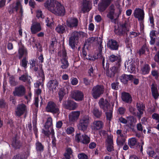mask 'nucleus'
Here are the masks:
<instances>
[{"mask_svg":"<svg viewBox=\"0 0 159 159\" xmlns=\"http://www.w3.org/2000/svg\"><path fill=\"white\" fill-rule=\"evenodd\" d=\"M109 12L107 15V17L111 20L116 17L117 19L121 14L122 9L119 1H116L114 4H111L108 8Z\"/></svg>","mask_w":159,"mask_h":159,"instance_id":"obj_1","label":"nucleus"},{"mask_svg":"<svg viewBox=\"0 0 159 159\" xmlns=\"http://www.w3.org/2000/svg\"><path fill=\"white\" fill-rule=\"evenodd\" d=\"M50 12L60 16H64L65 12L64 7L59 2L54 0H50Z\"/></svg>","mask_w":159,"mask_h":159,"instance_id":"obj_2","label":"nucleus"},{"mask_svg":"<svg viewBox=\"0 0 159 159\" xmlns=\"http://www.w3.org/2000/svg\"><path fill=\"white\" fill-rule=\"evenodd\" d=\"M98 104L100 108L102 109L105 112L106 118L109 122L112 117V109L108 102L106 100L101 98L99 101Z\"/></svg>","mask_w":159,"mask_h":159,"instance_id":"obj_3","label":"nucleus"},{"mask_svg":"<svg viewBox=\"0 0 159 159\" xmlns=\"http://www.w3.org/2000/svg\"><path fill=\"white\" fill-rule=\"evenodd\" d=\"M85 35V33L81 31H74L72 33L71 36L69 38V44L72 48L75 47V44L79 38L84 37Z\"/></svg>","mask_w":159,"mask_h":159,"instance_id":"obj_4","label":"nucleus"},{"mask_svg":"<svg viewBox=\"0 0 159 159\" xmlns=\"http://www.w3.org/2000/svg\"><path fill=\"white\" fill-rule=\"evenodd\" d=\"M89 123V117L88 116H85L81 118L78 125L79 129L83 131H85L88 126Z\"/></svg>","mask_w":159,"mask_h":159,"instance_id":"obj_5","label":"nucleus"},{"mask_svg":"<svg viewBox=\"0 0 159 159\" xmlns=\"http://www.w3.org/2000/svg\"><path fill=\"white\" fill-rule=\"evenodd\" d=\"M104 93L103 86L101 85H97L94 86L92 90L91 94L93 97L97 99Z\"/></svg>","mask_w":159,"mask_h":159,"instance_id":"obj_6","label":"nucleus"},{"mask_svg":"<svg viewBox=\"0 0 159 159\" xmlns=\"http://www.w3.org/2000/svg\"><path fill=\"white\" fill-rule=\"evenodd\" d=\"M129 30V26L126 23L120 25L117 30H114L115 33L120 36H122L125 33L127 34Z\"/></svg>","mask_w":159,"mask_h":159,"instance_id":"obj_7","label":"nucleus"},{"mask_svg":"<svg viewBox=\"0 0 159 159\" xmlns=\"http://www.w3.org/2000/svg\"><path fill=\"white\" fill-rule=\"evenodd\" d=\"M25 92L26 89L25 87L23 85H20L15 88L14 90L13 91L12 94L14 96L21 97L25 95Z\"/></svg>","mask_w":159,"mask_h":159,"instance_id":"obj_8","label":"nucleus"},{"mask_svg":"<svg viewBox=\"0 0 159 159\" xmlns=\"http://www.w3.org/2000/svg\"><path fill=\"white\" fill-rule=\"evenodd\" d=\"M27 49L21 43L18 50V57L19 60L24 57H28Z\"/></svg>","mask_w":159,"mask_h":159,"instance_id":"obj_9","label":"nucleus"},{"mask_svg":"<svg viewBox=\"0 0 159 159\" xmlns=\"http://www.w3.org/2000/svg\"><path fill=\"white\" fill-rule=\"evenodd\" d=\"M113 0H101L98 4V10L100 12L104 11Z\"/></svg>","mask_w":159,"mask_h":159,"instance_id":"obj_10","label":"nucleus"},{"mask_svg":"<svg viewBox=\"0 0 159 159\" xmlns=\"http://www.w3.org/2000/svg\"><path fill=\"white\" fill-rule=\"evenodd\" d=\"M63 105L65 108L70 110H75L78 107V105L76 102L71 100L64 102Z\"/></svg>","mask_w":159,"mask_h":159,"instance_id":"obj_11","label":"nucleus"},{"mask_svg":"<svg viewBox=\"0 0 159 159\" xmlns=\"http://www.w3.org/2000/svg\"><path fill=\"white\" fill-rule=\"evenodd\" d=\"M26 109V106L25 104L21 103L18 104L15 111L16 116L18 117L21 116L25 113Z\"/></svg>","mask_w":159,"mask_h":159,"instance_id":"obj_12","label":"nucleus"},{"mask_svg":"<svg viewBox=\"0 0 159 159\" xmlns=\"http://www.w3.org/2000/svg\"><path fill=\"white\" fill-rule=\"evenodd\" d=\"M75 140L78 142L80 141L84 144H87L90 142V138L85 134L81 135L80 133L77 134L75 136Z\"/></svg>","mask_w":159,"mask_h":159,"instance_id":"obj_13","label":"nucleus"},{"mask_svg":"<svg viewBox=\"0 0 159 159\" xmlns=\"http://www.w3.org/2000/svg\"><path fill=\"white\" fill-rule=\"evenodd\" d=\"M50 117L48 118L47 121L45 123L44 128L42 129V133L44 135L45 137L50 138Z\"/></svg>","mask_w":159,"mask_h":159,"instance_id":"obj_14","label":"nucleus"},{"mask_svg":"<svg viewBox=\"0 0 159 159\" xmlns=\"http://www.w3.org/2000/svg\"><path fill=\"white\" fill-rule=\"evenodd\" d=\"M134 15V17L138 18L139 21H142L144 19V13L143 9L139 8L135 9Z\"/></svg>","mask_w":159,"mask_h":159,"instance_id":"obj_15","label":"nucleus"},{"mask_svg":"<svg viewBox=\"0 0 159 159\" xmlns=\"http://www.w3.org/2000/svg\"><path fill=\"white\" fill-rule=\"evenodd\" d=\"M81 8V11L83 13L88 12L91 9V2L87 0H83Z\"/></svg>","mask_w":159,"mask_h":159,"instance_id":"obj_16","label":"nucleus"},{"mask_svg":"<svg viewBox=\"0 0 159 159\" xmlns=\"http://www.w3.org/2000/svg\"><path fill=\"white\" fill-rule=\"evenodd\" d=\"M72 95V98L76 101H81L84 99V95L83 93L79 90L73 92Z\"/></svg>","mask_w":159,"mask_h":159,"instance_id":"obj_17","label":"nucleus"},{"mask_svg":"<svg viewBox=\"0 0 159 159\" xmlns=\"http://www.w3.org/2000/svg\"><path fill=\"white\" fill-rule=\"evenodd\" d=\"M104 123L100 120H95L93 121L92 125V129L95 131L101 129L103 127Z\"/></svg>","mask_w":159,"mask_h":159,"instance_id":"obj_18","label":"nucleus"},{"mask_svg":"<svg viewBox=\"0 0 159 159\" xmlns=\"http://www.w3.org/2000/svg\"><path fill=\"white\" fill-rule=\"evenodd\" d=\"M145 107L144 105L142 103H137L136 104V107L138 111L136 116L139 120H140L143 116Z\"/></svg>","mask_w":159,"mask_h":159,"instance_id":"obj_19","label":"nucleus"},{"mask_svg":"<svg viewBox=\"0 0 159 159\" xmlns=\"http://www.w3.org/2000/svg\"><path fill=\"white\" fill-rule=\"evenodd\" d=\"M78 23V20L76 18H71L68 19L66 21V25L70 28H77Z\"/></svg>","mask_w":159,"mask_h":159,"instance_id":"obj_20","label":"nucleus"},{"mask_svg":"<svg viewBox=\"0 0 159 159\" xmlns=\"http://www.w3.org/2000/svg\"><path fill=\"white\" fill-rule=\"evenodd\" d=\"M107 45L108 48L112 50H117L119 47L118 42L113 39L109 40L107 43Z\"/></svg>","mask_w":159,"mask_h":159,"instance_id":"obj_21","label":"nucleus"},{"mask_svg":"<svg viewBox=\"0 0 159 159\" xmlns=\"http://www.w3.org/2000/svg\"><path fill=\"white\" fill-rule=\"evenodd\" d=\"M31 31L32 34H34L41 30V27L39 23L36 22L31 25Z\"/></svg>","mask_w":159,"mask_h":159,"instance_id":"obj_22","label":"nucleus"},{"mask_svg":"<svg viewBox=\"0 0 159 159\" xmlns=\"http://www.w3.org/2000/svg\"><path fill=\"white\" fill-rule=\"evenodd\" d=\"M80 114V111H72L69 115L70 121L75 122L76 121Z\"/></svg>","mask_w":159,"mask_h":159,"instance_id":"obj_23","label":"nucleus"},{"mask_svg":"<svg viewBox=\"0 0 159 159\" xmlns=\"http://www.w3.org/2000/svg\"><path fill=\"white\" fill-rule=\"evenodd\" d=\"M11 145L15 149H19L21 146L20 141L18 140L17 134H16L12 139Z\"/></svg>","mask_w":159,"mask_h":159,"instance_id":"obj_24","label":"nucleus"},{"mask_svg":"<svg viewBox=\"0 0 159 159\" xmlns=\"http://www.w3.org/2000/svg\"><path fill=\"white\" fill-rule=\"evenodd\" d=\"M118 68L117 67L115 66H112L107 71V75L111 78L115 76V74L118 72Z\"/></svg>","mask_w":159,"mask_h":159,"instance_id":"obj_25","label":"nucleus"},{"mask_svg":"<svg viewBox=\"0 0 159 159\" xmlns=\"http://www.w3.org/2000/svg\"><path fill=\"white\" fill-rule=\"evenodd\" d=\"M121 98L124 102L127 103H131L132 101L131 95L125 92L122 93Z\"/></svg>","mask_w":159,"mask_h":159,"instance_id":"obj_26","label":"nucleus"},{"mask_svg":"<svg viewBox=\"0 0 159 159\" xmlns=\"http://www.w3.org/2000/svg\"><path fill=\"white\" fill-rule=\"evenodd\" d=\"M133 78V75H128L123 74L120 77V79L121 81L124 84L127 83L128 80H130Z\"/></svg>","mask_w":159,"mask_h":159,"instance_id":"obj_27","label":"nucleus"},{"mask_svg":"<svg viewBox=\"0 0 159 159\" xmlns=\"http://www.w3.org/2000/svg\"><path fill=\"white\" fill-rule=\"evenodd\" d=\"M109 59L111 62L116 61L119 64L121 61V57L119 55L116 56L113 54L109 56Z\"/></svg>","mask_w":159,"mask_h":159,"instance_id":"obj_28","label":"nucleus"},{"mask_svg":"<svg viewBox=\"0 0 159 159\" xmlns=\"http://www.w3.org/2000/svg\"><path fill=\"white\" fill-rule=\"evenodd\" d=\"M59 109L53 102H50V112L53 114L58 113Z\"/></svg>","mask_w":159,"mask_h":159,"instance_id":"obj_29","label":"nucleus"},{"mask_svg":"<svg viewBox=\"0 0 159 159\" xmlns=\"http://www.w3.org/2000/svg\"><path fill=\"white\" fill-rule=\"evenodd\" d=\"M20 65L25 70L28 67V57H24L20 60Z\"/></svg>","mask_w":159,"mask_h":159,"instance_id":"obj_30","label":"nucleus"},{"mask_svg":"<svg viewBox=\"0 0 159 159\" xmlns=\"http://www.w3.org/2000/svg\"><path fill=\"white\" fill-rule=\"evenodd\" d=\"M150 68L148 64H145L141 68V73L144 75L148 74L150 71Z\"/></svg>","mask_w":159,"mask_h":159,"instance_id":"obj_31","label":"nucleus"},{"mask_svg":"<svg viewBox=\"0 0 159 159\" xmlns=\"http://www.w3.org/2000/svg\"><path fill=\"white\" fill-rule=\"evenodd\" d=\"M92 112L93 115L97 118H100L102 114V111H99V109L96 107L93 108Z\"/></svg>","mask_w":159,"mask_h":159,"instance_id":"obj_32","label":"nucleus"},{"mask_svg":"<svg viewBox=\"0 0 159 159\" xmlns=\"http://www.w3.org/2000/svg\"><path fill=\"white\" fill-rule=\"evenodd\" d=\"M58 86V83L56 80H53L50 83V88L52 89V93H56L57 87Z\"/></svg>","mask_w":159,"mask_h":159,"instance_id":"obj_33","label":"nucleus"},{"mask_svg":"<svg viewBox=\"0 0 159 159\" xmlns=\"http://www.w3.org/2000/svg\"><path fill=\"white\" fill-rule=\"evenodd\" d=\"M36 149L37 152H41L44 150V146L41 143L38 141L36 143Z\"/></svg>","mask_w":159,"mask_h":159,"instance_id":"obj_34","label":"nucleus"},{"mask_svg":"<svg viewBox=\"0 0 159 159\" xmlns=\"http://www.w3.org/2000/svg\"><path fill=\"white\" fill-rule=\"evenodd\" d=\"M128 144L131 148H133L137 144V140L135 138L130 139L128 140Z\"/></svg>","mask_w":159,"mask_h":159,"instance_id":"obj_35","label":"nucleus"},{"mask_svg":"<svg viewBox=\"0 0 159 159\" xmlns=\"http://www.w3.org/2000/svg\"><path fill=\"white\" fill-rule=\"evenodd\" d=\"M56 31L60 34H63L65 32V25H58L55 29Z\"/></svg>","mask_w":159,"mask_h":159,"instance_id":"obj_36","label":"nucleus"},{"mask_svg":"<svg viewBox=\"0 0 159 159\" xmlns=\"http://www.w3.org/2000/svg\"><path fill=\"white\" fill-rule=\"evenodd\" d=\"M61 67L62 69H66L69 66V63L67 61V59H61Z\"/></svg>","mask_w":159,"mask_h":159,"instance_id":"obj_37","label":"nucleus"},{"mask_svg":"<svg viewBox=\"0 0 159 159\" xmlns=\"http://www.w3.org/2000/svg\"><path fill=\"white\" fill-rule=\"evenodd\" d=\"M98 40V37H91L88 39L85 42V43L87 45H90L93 43L94 42Z\"/></svg>","mask_w":159,"mask_h":159,"instance_id":"obj_38","label":"nucleus"},{"mask_svg":"<svg viewBox=\"0 0 159 159\" xmlns=\"http://www.w3.org/2000/svg\"><path fill=\"white\" fill-rule=\"evenodd\" d=\"M58 55L61 58V59H67V57L66 56V53L65 50L63 48L58 52Z\"/></svg>","mask_w":159,"mask_h":159,"instance_id":"obj_39","label":"nucleus"},{"mask_svg":"<svg viewBox=\"0 0 159 159\" xmlns=\"http://www.w3.org/2000/svg\"><path fill=\"white\" fill-rule=\"evenodd\" d=\"M51 43L50 44V50L53 51L55 49V47L56 45L57 42L56 38L55 37H53L51 40Z\"/></svg>","mask_w":159,"mask_h":159,"instance_id":"obj_40","label":"nucleus"},{"mask_svg":"<svg viewBox=\"0 0 159 159\" xmlns=\"http://www.w3.org/2000/svg\"><path fill=\"white\" fill-rule=\"evenodd\" d=\"M72 153V150L70 148H68L66 149V152L64 154V156L65 158L67 159H70V155Z\"/></svg>","mask_w":159,"mask_h":159,"instance_id":"obj_41","label":"nucleus"},{"mask_svg":"<svg viewBox=\"0 0 159 159\" xmlns=\"http://www.w3.org/2000/svg\"><path fill=\"white\" fill-rule=\"evenodd\" d=\"M125 140V139L124 137L120 138H117L116 142L118 145L121 146L124 144Z\"/></svg>","mask_w":159,"mask_h":159,"instance_id":"obj_42","label":"nucleus"},{"mask_svg":"<svg viewBox=\"0 0 159 159\" xmlns=\"http://www.w3.org/2000/svg\"><path fill=\"white\" fill-rule=\"evenodd\" d=\"M9 83L12 86H15L17 84V82L15 80V77L12 75L10 76L9 78Z\"/></svg>","mask_w":159,"mask_h":159,"instance_id":"obj_43","label":"nucleus"},{"mask_svg":"<svg viewBox=\"0 0 159 159\" xmlns=\"http://www.w3.org/2000/svg\"><path fill=\"white\" fill-rule=\"evenodd\" d=\"M29 76L27 73H25V74L22 75L19 78L20 80L23 81L24 82H25L28 81Z\"/></svg>","mask_w":159,"mask_h":159,"instance_id":"obj_44","label":"nucleus"},{"mask_svg":"<svg viewBox=\"0 0 159 159\" xmlns=\"http://www.w3.org/2000/svg\"><path fill=\"white\" fill-rule=\"evenodd\" d=\"M134 64V61H133L132 59L128 60V61H126L125 63V68H127L128 69Z\"/></svg>","mask_w":159,"mask_h":159,"instance_id":"obj_45","label":"nucleus"},{"mask_svg":"<svg viewBox=\"0 0 159 159\" xmlns=\"http://www.w3.org/2000/svg\"><path fill=\"white\" fill-rule=\"evenodd\" d=\"M66 93V91L65 88H61L59 92V95L60 99H62Z\"/></svg>","mask_w":159,"mask_h":159,"instance_id":"obj_46","label":"nucleus"},{"mask_svg":"<svg viewBox=\"0 0 159 159\" xmlns=\"http://www.w3.org/2000/svg\"><path fill=\"white\" fill-rule=\"evenodd\" d=\"M50 134H51L52 138V143L53 146H55L56 145V140L54 137V133L53 129H51V132H50Z\"/></svg>","mask_w":159,"mask_h":159,"instance_id":"obj_47","label":"nucleus"},{"mask_svg":"<svg viewBox=\"0 0 159 159\" xmlns=\"http://www.w3.org/2000/svg\"><path fill=\"white\" fill-rule=\"evenodd\" d=\"M21 7H22L20 1V0H18L16 3V5L15 6H14V8L15 9L16 11H17L18 10L19 8L20 7L21 8Z\"/></svg>","mask_w":159,"mask_h":159,"instance_id":"obj_48","label":"nucleus"},{"mask_svg":"<svg viewBox=\"0 0 159 159\" xmlns=\"http://www.w3.org/2000/svg\"><path fill=\"white\" fill-rule=\"evenodd\" d=\"M78 157L79 159H88V157L84 153H82L79 154Z\"/></svg>","mask_w":159,"mask_h":159,"instance_id":"obj_49","label":"nucleus"},{"mask_svg":"<svg viewBox=\"0 0 159 159\" xmlns=\"http://www.w3.org/2000/svg\"><path fill=\"white\" fill-rule=\"evenodd\" d=\"M75 131L74 129L71 127H68L66 130V132L68 134H71L74 132Z\"/></svg>","mask_w":159,"mask_h":159,"instance_id":"obj_50","label":"nucleus"},{"mask_svg":"<svg viewBox=\"0 0 159 159\" xmlns=\"http://www.w3.org/2000/svg\"><path fill=\"white\" fill-rule=\"evenodd\" d=\"M38 73L39 75L42 78V80H44V74L43 70L42 68L40 69L38 72Z\"/></svg>","mask_w":159,"mask_h":159,"instance_id":"obj_51","label":"nucleus"},{"mask_svg":"<svg viewBox=\"0 0 159 159\" xmlns=\"http://www.w3.org/2000/svg\"><path fill=\"white\" fill-rule=\"evenodd\" d=\"M147 153L149 156L151 157L155 158L157 156L155 152L152 150L148 151Z\"/></svg>","mask_w":159,"mask_h":159,"instance_id":"obj_52","label":"nucleus"},{"mask_svg":"<svg viewBox=\"0 0 159 159\" xmlns=\"http://www.w3.org/2000/svg\"><path fill=\"white\" fill-rule=\"evenodd\" d=\"M107 144H113V137L111 136H108L107 139Z\"/></svg>","mask_w":159,"mask_h":159,"instance_id":"obj_53","label":"nucleus"},{"mask_svg":"<svg viewBox=\"0 0 159 159\" xmlns=\"http://www.w3.org/2000/svg\"><path fill=\"white\" fill-rule=\"evenodd\" d=\"M128 71L130 73L135 72V67L134 64H133L131 66L128 68Z\"/></svg>","mask_w":159,"mask_h":159,"instance_id":"obj_54","label":"nucleus"},{"mask_svg":"<svg viewBox=\"0 0 159 159\" xmlns=\"http://www.w3.org/2000/svg\"><path fill=\"white\" fill-rule=\"evenodd\" d=\"M36 16L38 18H43L42 11L40 10H39L37 11Z\"/></svg>","mask_w":159,"mask_h":159,"instance_id":"obj_55","label":"nucleus"},{"mask_svg":"<svg viewBox=\"0 0 159 159\" xmlns=\"http://www.w3.org/2000/svg\"><path fill=\"white\" fill-rule=\"evenodd\" d=\"M6 103L5 101L2 99H0V107L5 108V107Z\"/></svg>","mask_w":159,"mask_h":159,"instance_id":"obj_56","label":"nucleus"},{"mask_svg":"<svg viewBox=\"0 0 159 159\" xmlns=\"http://www.w3.org/2000/svg\"><path fill=\"white\" fill-rule=\"evenodd\" d=\"M152 118L157 121H159V115L156 113H153L152 116Z\"/></svg>","mask_w":159,"mask_h":159,"instance_id":"obj_57","label":"nucleus"},{"mask_svg":"<svg viewBox=\"0 0 159 159\" xmlns=\"http://www.w3.org/2000/svg\"><path fill=\"white\" fill-rule=\"evenodd\" d=\"M15 10L14 6L12 4L10 6V7L8 8V11L10 14H11L14 12Z\"/></svg>","mask_w":159,"mask_h":159,"instance_id":"obj_58","label":"nucleus"},{"mask_svg":"<svg viewBox=\"0 0 159 159\" xmlns=\"http://www.w3.org/2000/svg\"><path fill=\"white\" fill-rule=\"evenodd\" d=\"M116 133L117 135V138H120V137H124L123 134L122 133V130H117Z\"/></svg>","mask_w":159,"mask_h":159,"instance_id":"obj_59","label":"nucleus"},{"mask_svg":"<svg viewBox=\"0 0 159 159\" xmlns=\"http://www.w3.org/2000/svg\"><path fill=\"white\" fill-rule=\"evenodd\" d=\"M113 144H107V149L109 152H111L114 150Z\"/></svg>","mask_w":159,"mask_h":159,"instance_id":"obj_60","label":"nucleus"},{"mask_svg":"<svg viewBox=\"0 0 159 159\" xmlns=\"http://www.w3.org/2000/svg\"><path fill=\"white\" fill-rule=\"evenodd\" d=\"M29 5L33 8H34L35 5V2L34 0H30L29 2Z\"/></svg>","mask_w":159,"mask_h":159,"instance_id":"obj_61","label":"nucleus"},{"mask_svg":"<svg viewBox=\"0 0 159 159\" xmlns=\"http://www.w3.org/2000/svg\"><path fill=\"white\" fill-rule=\"evenodd\" d=\"M125 42L126 45H129V48H130V46H132L131 42L129 37H126Z\"/></svg>","mask_w":159,"mask_h":159,"instance_id":"obj_62","label":"nucleus"},{"mask_svg":"<svg viewBox=\"0 0 159 159\" xmlns=\"http://www.w3.org/2000/svg\"><path fill=\"white\" fill-rule=\"evenodd\" d=\"M118 83H113L111 84V88L112 89L115 90H117L118 89Z\"/></svg>","mask_w":159,"mask_h":159,"instance_id":"obj_63","label":"nucleus"},{"mask_svg":"<svg viewBox=\"0 0 159 159\" xmlns=\"http://www.w3.org/2000/svg\"><path fill=\"white\" fill-rule=\"evenodd\" d=\"M16 96H14V95L13 96H12L11 95L10 97V101H12V102L13 104H15L16 103Z\"/></svg>","mask_w":159,"mask_h":159,"instance_id":"obj_64","label":"nucleus"}]
</instances>
